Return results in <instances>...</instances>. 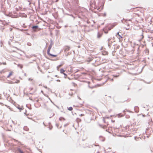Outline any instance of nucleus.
<instances>
[{"instance_id": "f257e3e1", "label": "nucleus", "mask_w": 153, "mask_h": 153, "mask_svg": "<svg viewBox=\"0 0 153 153\" xmlns=\"http://www.w3.org/2000/svg\"><path fill=\"white\" fill-rule=\"evenodd\" d=\"M91 6L94 9H97L100 11L102 10L103 8V5L101 3H97V4H96L95 2L94 3H92L91 4Z\"/></svg>"}, {"instance_id": "f03ea898", "label": "nucleus", "mask_w": 153, "mask_h": 153, "mask_svg": "<svg viewBox=\"0 0 153 153\" xmlns=\"http://www.w3.org/2000/svg\"><path fill=\"white\" fill-rule=\"evenodd\" d=\"M14 72L13 71H10L9 72V74L7 76L8 79H14Z\"/></svg>"}, {"instance_id": "7ed1b4c3", "label": "nucleus", "mask_w": 153, "mask_h": 153, "mask_svg": "<svg viewBox=\"0 0 153 153\" xmlns=\"http://www.w3.org/2000/svg\"><path fill=\"white\" fill-rule=\"evenodd\" d=\"M51 48L50 47H49L48 48V49L47 51V53L49 55L53 56V57H56L57 56V55H53V54H51L50 53V51Z\"/></svg>"}, {"instance_id": "20e7f679", "label": "nucleus", "mask_w": 153, "mask_h": 153, "mask_svg": "<svg viewBox=\"0 0 153 153\" xmlns=\"http://www.w3.org/2000/svg\"><path fill=\"white\" fill-rule=\"evenodd\" d=\"M36 89L35 88H31L30 89V92L31 94H34L36 91Z\"/></svg>"}, {"instance_id": "39448f33", "label": "nucleus", "mask_w": 153, "mask_h": 153, "mask_svg": "<svg viewBox=\"0 0 153 153\" xmlns=\"http://www.w3.org/2000/svg\"><path fill=\"white\" fill-rule=\"evenodd\" d=\"M124 115L122 114L121 113L119 114L116 115V117H121L124 116Z\"/></svg>"}, {"instance_id": "423d86ee", "label": "nucleus", "mask_w": 153, "mask_h": 153, "mask_svg": "<svg viewBox=\"0 0 153 153\" xmlns=\"http://www.w3.org/2000/svg\"><path fill=\"white\" fill-rule=\"evenodd\" d=\"M5 72H6V71L4 69L0 71V74H2L4 73Z\"/></svg>"}, {"instance_id": "0eeeda50", "label": "nucleus", "mask_w": 153, "mask_h": 153, "mask_svg": "<svg viewBox=\"0 0 153 153\" xmlns=\"http://www.w3.org/2000/svg\"><path fill=\"white\" fill-rule=\"evenodd\" d=\"M70 47L69 46H66L65 47V50L66 51H68L70 49Z\"/></svg>"}, {"instance_id": "6e6552de", "label": "nucleus", "mask_w": 153, "mask_h": 153, "mask_svg": "<svg viewBox=\"0 0 153 153\" xmlns=\"http://www.w3.org/2000/svg\"><path fill=\"white\" fill-rule=\"evenodd\" d=\"M65 119L63 117H60L59 118V120L61 121H64L65 120Z\"/></svg>"}, {"instance_id": "1a4fd4ad", "label": "nucleus", "mask_w": 153, "mask_h": 153, "mask_svg": "<svg viewBox=\"0 0 153 153\" xmlns=\"http://www.w3.org/2000/svg\"><path fill=\"white\" fill-rule=\"evenodd\" d=\"M65 71L63 69H61L60 70V73L61 74L63 73Z\"/></svg>"}, {"instance_id": "9d476101", "label": "nucleus", "mask_w": 153, "mask_h": 153, "mask_svg": "<svg viewBox=\"0 0 153 153\" xmlns=\"http://www.w3.org/2000/svg\"><path fill=\"white\" fill-rule=\"evenodd\" d=\"M108 52L106 51H103L102 52V54L103 55H108Z\"/></svg>"}, {"instance_id": "9b49d317", "label": "nucleus", "mask_w": 153, "mask_h": 153, "mask_svg": "<svg viewBox=\"0 0 153 153\" xmlns=\"http://www.w3.org/2000/svg\"><path fill=\"white\" fill-rule=\"evenodd\" d=\"M32 28L34 29H36L38 28V26H35L32 27Z\"/></svg>"}, {"instance_id": "f8f14e48", "label": "nucleus", "mask_w": 153, "mask_h": 153, "mask_svg": "<svg viewBox=\"0 0 153 153\" xmlns=\"http://www.w3.org/2000/svg\"><path fill=\"white\" fill-rule=\"evenodd\" d=\"M62 65H63V64H61V65H58V66H57V69L58 70H59V68L60 67H61V66H62Z\"/></svg>"}, {"instance_id": "ddd939ff", "label": "nucleus", "mask_w": 153, "mask_h": 153, "mask_svg": "<svg viewBox=\"0 0 153 153\" xmlns=\"http://www.w3.org/2000/svg\"><path fill=\"white\" fill-rule=\"evenodd\" d=\"M68 109L70 111H71L73 110V108L72 107H70L68 108Z\"/></svg>"}, {"instance_id": "4468645a", "label": "nucleus", "mask_w": 153, "mask_h": 153, "mask_svg": "<svg viewBox=\"0 0 153 153\" xmlns=\"http://www.w3.org/2000/svg\"><path fill=\"white\" fill-rule=\"evenodd\" d=\"M117 35L119 37V39H120V38H122V37L120 36V35L119 34V32H118L117 33Z\"/></svg>"}, {"instance_id": "2eb2a0df", "label": "nucleus", "mask_w": 153, "mask_h": 153, "mask_svg": "<svg viewBox=\"0 0 153 153\" xmlns=\"http://www.w3.org/2000/svg\"><path fill=\"white\" fill-rule=\"evenodd\" d=\"M101 36H102V34H101L99 33H98V35H97L98 38H99L100 37H101Z\"/></svg>"}, {"instance_id": "dca6fc26", "label": "nucleus", "mask_w": 153, "mask_h": 153, "mask_svg": "<svg viewBox=\"0 0 153 153\" xmlns=\"http://www.w3.org/2000/svg\"><path fill=\"white\" fill-rule=\"evenodd\" d=\"M18 108L20 110H22L23 109V108L22 107H18Z\"/></svg>"}, {"instance_id": "f3484780", "label": "nucleus", "mask_w": 153, "mask_h": 153, "mask_svg": "<svg viewBox=\"0 0 153 153\" xmlns=\"http://www.w3.org/2000/svg\"><path fill=\"white\" fill-rule=\"evenodd\" d=\"M77 121L79 122H81V120L79 118H77Z\"/></svg>"}, {"instance_id": "a211bd4d", "label": "nucleus", "mask_w": 153, "mask_h": 153, "mask_svg": "<svg viewBox=\"0 0 153 153\" xmlns=\"http://www.w3.org/2000/svg\"><path fill=\"white\" fill-rule=\"evenodd\" d=\"M85 115L84 114H81L80 115V116H83Z\"/></svg>"}, {"instance_id": "6ab92c4d", "label": "nucleus", "mask_w": 153, "mask_h": 153, "mask_svg": "<svg viewBox=\"0 0 153 153\" xmlns=\"http://www.w3.org/2000/svg\"><path fill=\"white\" fill-rule=\"evenodd\" d=\"M19 82H20L19 80H17V81H16V83H19Z\"/></svg>"}, {"instance_id": "aec40b11", "label": "nucleus", "mask_w": 153, "mask_h": 153, "mask_svg": "<svg viewBox=\"0 0 153 153\" xmlns=\"http://www.w3.org/2000/svg\"><path fill=\"white\" fill-rule=\"evenodd\" d=\"M8 108L10 109L11 111H13V110L10 108V107L8 106Z\"/></svg>"}, {"instance_id": "412c9836", "label": "nucleus", "mask_w": 153, "mask_h": 153, "mask_svg": "<svg viewBox=\"0 0 153 153\" xmlns=\"http://www.w3.org/2000/svg\"><path fill=\"white\" fill-rule=\"evenodd\" d=\"M3 65H6V62L3 63Z\"/></svg>"}, {"instance_id": "4be33fe9", "label": "nucleus", "mask_w": 153, "mask_h": 153, "mask_svg": "<svg viewBox=\"0 0 153 153\" xmlns=\"http://www.w3.org/2000/svg\"><path fill=\"white\" fill-rule=\"evenodd\" d=\"M63 74L65 75H66V76L67 75L65 73H63Z\"/></svg>"}, {"instance_id": "5701e85b", "label": "nucleus", "mask_w": 153, "mask_h": 153, "mask_svg": "<svg viewBox=\"0 0 153 153\" xmlns=\"http://www.w3.org/2000/svg\"><path fill=\"white\" fill-rule=\"evenodd\" d=\"M112 121L113 122H114L115 121L114 120V121L112 120Z\"/></svg>"}, {"instance_id": "b1692460", "label": "nucleus", "mask_w": 153, "mask_h": 153, "mask_svg": "<svg viewBox=\"0 0 153 153\" xmlns=\"http://www.w3.org/2000/svg\"><path fill=\"white\" fill-rule=\"evenodd\" d=\"M1 64V63L0 64V65Z\"/></svg>"}]
</instances>
